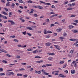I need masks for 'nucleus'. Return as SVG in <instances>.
<instances>
[{"instance_id": "nucleus-15", "label": "nucleus", "mask_w": 78, "mask_h": 78, "mask_svg": "<svg viewBox=\"0 0 78 78\" xmlns=\"http://www.w3.org/2000/svg\"><path fill=\"white\" fill-rule=\"evenodd\" d=\"M58 16V14L53 15L52 16L50 17V18H52V17H55V16Z\"/></svg>"}, {"instance_id": "nucleus-56", "label": "nucleus", "mask_w": 78, "mask_h": 78, "mask_svg": "<svg viewBox=\"0 0 78 78\" xmlns=\"http://www.w3.org/2000/svg\"><path fill=\"white\" fill-rule=\"evenodd\" d=\"M63 36H67V34H66V33H64L63 34Z\"/></svg>"}, {"instance_id": "nucleus-3", "label": "nucleus", "mask_w": 78, "mask_h": 78, "mask_svg": "<svg viewBox=\"0 0 78 78\" xmlns=\"http://www.w3.org/2000/svg\"><path fill=\"white\" fill-rule=\"evenodd\" d=\"M8 22H10L11 25H15V23L13 21L8 20Z\"/></svg>"}, {"instance_id": "nucleus-55", "label": "nucleus", "mask_w": 78, "mask_h": 78, "mask_svg": "<svg viewBox=\"0 0 78 78\" xmlns=\"http://www.w3.org/2000/svg\"><path fill=\"white\" fill-rule=\"evenodd\" d=\"M73 51H74L73 50H71V51H70V53L72 54V53H73Z\"/></svg>"}, {"instance_id": "nucleus-27", "label": "nucleus", "mask_w": 78, "mask_h": 78, "mask_svg": "<svg viewBox=\"0 0 78 78\" xmlns=\"http://www.w3.org/2000/svg\"><path fill=\"white\" fill-rule=\"evenodd\" d=\"M0 75L1 76H2L3 75H5V74L4 73H0Z\"/></svg>"}, {"instance_id": "nucleus-59", "label": "nucleus", "mask_w": 78, "mask_h": 78, "mask_svg": "<svg viewBox=\"0 0 78 78\" xmlns=\"http://www.w3.org/2000/svg\"><path fill=\"white\" fill-rule=\"evenodd\" d=\"M3 50H4V49H0V51H3Z\"/></svg>"}, {"instance_id": "nucleus-45", "label": "nucleus", "mask_w": 78, "mask_h": 78, "mask_svg": "<svg viewBox=\"0 0 78 78\" xmlns=\"http://www.w3.org/2000/svg\"><path fill=\"white\" fill-rule=\"evenodd\" d=\"M3 17L4 19H7V17L5 16H3Z\"/></svg>"}, {"instance_id": "nucleus-1", "label": "nucleus", "mask_w": 78, "mask_h": 78, "mask_svg": "<svg viewBox=\"0 0 78 78\" xmlns=\"http://www.w3.org/2000/svg\"><path fill=\"white\" fill-rule=\"evenodd\" d=\"M54 47L56 48L58 50H61V47L58 45H54Z\"/></svg>"}, {"instance_id": "nucleus-21", "label": "nucleus", "mask_w": 78, "mask_h": 78, "mask_svg": "<svg viewBox=\"0 0 78 78\" xmlns=\"http://www.w3.org/2000/svg\"><path fill=\"white\" fill-rule=\"evenodd\" d=\"M61 29H58L56 30V31H57V32H60V31H61Z\"/></svg>"}, {"instance_id": "nucleus-31", "label": "nucleus", "mask_w": 78, "mask_h": 78, "mask_svg": "<svg viewBox=\"0 0 78 78\" xmlns=\"http://www.w3.org/2000/svg\"><path fill=\"white\" fill-rule=\"evenodd\" d=\"M44 62V61L43 60H40L37 62L38 63H41V62Z\"/></svg>"}, {"instance_id": "nucleus-60", "label": "nucleus", "mask_w": 78, "mask_h": 78, "mask_svg": "<svg viewBox=\"0 0 78 78\" xmlns=\"http://www.w3.org/2000/svg\"><path fill=\"white\" fill-rule=\"evenodd\" d=\"M75 2L72 3V6H75Z\"/></svg>"}, {"instance_id": "nucleus-50", "label": "nucleus", "mask_w": 78, "mask_h": 78, "mask_svg": "<svg viewBox=\"0 0 78 78\" xmlns=\"http://www.w3.org/2000/svg\"><path fill=\"white\" fill-rule=\"evenodd\" d=\"M27 51H32L33 50L32 49L29 48V49H27Z\"/></svg>"}, {"instance_id": "nucleus-39", "label": "nucleus", "mask_w": 78, "mask_h": 78, "mask_svg": "<svg viewBox=\"0 0 78 78\" xmlns=\"http://www.w3.org/2000/svg\"><path fill=\"white\" fill-rule=\"evenodd\" d=\"M13 41H14L15 42H19V40L17 39H14Z\"/></svg>"}, {"instance_id": "nucleus-35", "label": "nucleus", "mask_w": 78, "mask_h": 78, "mask_svg": "<svg viewBox=\"0 0 78 78\" xmlns=\"http://www.w3.org/2000/svg\"><path fill=\"white\" fill-rule=\"evenodd\" d=\"M53 59V58L52 57H50L48 58V60H51L52 59Z\"/></svg>"}, {"instance_id": "nucleus-40", "label": "nucleus", "mask_w": 78, "mask_h": 78, "mask_svg": "<svg viewBox=\"0 0 78 78\" xmlns=\"http://www.w3.org/2000/svg\"><path fill=\"white\" fill-rule=\"evenodd\" d=\"M19 70L20 71H22V70H25V69L23 68H21L19 69Z\"/></svg>"}, {"instance_id": "nucleus-58", "label": "nucleus", "mask_w": 78, "mask_h": 78, "mask_svg": "<svg viewBox=\"0 0 78 78\" xmlns=\"http://www.w3.org/2000/svg\"><path fill=\"white\" fill-rule=\"evenodd\" d=\"M22 64L23 66H25L26 64V63H22Z\"/></svg>"}, {"instance_id": "nucleus-16", "label": "nucleus", "mask_w": 78, "mask_h": 78, "mask_svg": "<svg viewBox=\"0 0 78 78\" xmlns=\"http://www.w3.org/2000/svg\"><path fill=\"white\" fill-rule=\"evenodd\" d=\"M75 41H76V43H75L74 44V45H76V44H78V39H76Z\"/></svg>"}, {"instance_id": "nucleus-23", "label": "nucleus", "mask_w": 78, "mask_h": 78, "mask_svg": "<svg viewBox=\"0 0 78 78\" xmlns=\"http://www.w3.org/2000/svg\"><path fill=\"white\" fill-rule=\"evenodd\" d=\"M2 62L3 63H5V64H6V63H8V62L7 61H5V60H2Z\"/></svg>"}, {"instance_id": "nucleus-11", "label": "nucleus", "mask_w": 78, "mask_h": 78, "mask_svg": "<svg viewBox=\"0 0 78 78\" xmlns=\"http://www.w3.org/2000/svg\"><path fill=\"white\" fill-rule=\"evenodd\" d=\"M37 8L39 9H43V7H42V6H41V5H38L37 6Z\"/></svg>"}, {"instance_id": "nucleus-19", "label": "nucleus", "mask_w": 78, "mask_h": 78, "mask_svg": "<svg viewBox=\"0 0 78 78\" xmlns=\"http://www.w3.org/2000/svg\"><path fill=\"white\" fill-rule=\"evenodd\" d=\"M34 11V10L32 9L31 10V11L30 12H28L29 14H32V13H33V12Z\"/></svg>"}, {"instance_id": "nucleus-34", "label": "nucleus", "mask_w": 78, "mask_h": 78, "mask_svg": "<svg viewBox=\"0 0 78 78\" xmlns=\"http://www.w3.org/2000/svg\"><path fill=\"white\" fill-rule=\"evenodd\" d=\"M67 10H71L72 9H73L72 8L69 7V8H67Z\"/></svg>"}, {"instance_id": "nucleus-53", "label": "nucleus", "mask_w": 78, "mask_h": 78, "mask_svg": "<svg viewBox=\"0 0 78 78\" xmlns=\"http://www.w3.org/2000/svg\"><path fill=\"white\" fill-rule=\"evenodd\" d=\"M44 75H49V73H46V72H45V73H44Z\"/></svg>"}, {"instance_id": "nucleus-30", "label": "nucleus", "mask_w": 78, "mask_h": 78, "mask_svg": "<svg viewBox=\"0 0 78 78\" xmlns=\"http://www.w3.org/2000/svg\"><path fill=\"white\" fill-rule=\"evenodd\" d=\"M64 63V61H61L60 62V64H62L63 63Z\"/></svg>"}, {"instance_id": "nucleus-5", "label": "nucleus", "mask_w": 78, "mask_h": 78, "mask_svg": "<svg viewBox=\"0 0 78 78\" xmlns=\"http://www.w3.org/2000/svg\"><path fill=\"white\" fill-rule=\"evenodd\" d=\"M59 77H62L63 78H66V76H64V75L62 74H60L59 75Z\"/></svg>"}, {"instance_id": "nucleus-2", "label": "nucleus", "mask_w": 78, "mask_h": 78, "mask_svg": "<svg viewBox=\"0 0 78 78\" xmlns=\"http://www.w3.org/2000/svg\"><path fill=\"white\" fill-rule=\"evenodd\" d=\"M72 64H73L74 66L75 67H77V64L75 63V61H73V62H72Z\"/></svg>"}, {"instance_id": "nucleus-48", "label": "nucleus", "mask_w": 78, "mask_h": 78, "mask_svg": "<svg viewBox=\"0 0 78 78\" xmlns=\"http://www.w3.org/2000/svg\"><path fill=\"white\" fill-rule=\"evenodd\" d=\"M17 46L19 47H22V45L21 44H18Z\"/></svg>"}, {"instance_id": "nucleus-17", "label": "nucleus", "mask_w": 78, "mask_h": 78, "mask_svg": "<svg viewBox=\"0 0 78 78\" xmlns=\"http://www.w3.org/2000/svg\"><path fill=\"white\" fill-rule=\"evenodd\" d=\"M37 52H38V51H37V50H36L35 51H32V53H37Z\"/></svg>"}, {"instance_id": "nucleus-57", "label": "nucleus", "mask_w": 78, "mask_h": 78, "mask_svg": "<svg viewBox=\"0 0 78 78\" xmlns=\"http://www.w3.org/2000/svg\"><path fill=\"white\" fill-rule=\"evenodd\" d=\"M22 33L24 35H25L26 34V31H25V32H23Z\"/></svg>"}, {"instance_id": "nucleus-51", "label": "nucleus", "mask_w": 78, "mask_h": 78, "mask_svg": "<svg viewBox=\"0 0 78 78\" xmlns=\"http://www.w3.org/2000/svg\"><path fill=\"white\" fill-rule=\"evenodd\" d=\"M23 76H24V78H26V77H27V75H23Z\"/></svg>"}, {"instance_id": "nucleus-37", "label": "nucleus", "mask_w": 78, "mask_h": 78, "mask_svg": "<svg viewBox=\"0 0 78 78\" xmlns=\"http://www.w3.org/2000/svg\"><path fill=\"white\" fill-rule=\"evenodd\" d=\"M6 56H8V57H11V56H12L10 55L6 54Z\"/></svg>"}, {"instance_id": "nucleus-18", "label": "nucleus", "mask_w": 78, "mask_h": 78, "mask_svg": "<svg viewBox=\"0 0 78 78\" xmlns=\"http://www.w3.org/2000/svg\"><path fill=\"white\" fill-rule=\"evenodd\" d=\"M69 3L68 1L66 2V1L65 0L64 1V5H67V3Z\"/></svg>"}, {"instance_id": "nucleus-9", "label": "nucleus", "mask_w": 78, "mask_h": 78, "mask_svg": "<svg viewBox=\"0 0 78 78\" xmlns=\"http://www.w3.org/2000/svg\"><path fill=\"white\" fill-rule=\"evenodd\" d=\"M69 29H72V28H73L74 27V26L72 25H70L69 26Z\"/></svg>"}, {"instance_id": "nucleus-32", "label": "nucleus", "mask_w": 78, "mask_h": 78, "mask_svg": "<svg viewBox=\"0 0 78 78\" xmlns=\"http://www.w3.org/2000/svg\"><path fill=\"white\" fill-rule=\"evenodd\" d=\"M27 35H28V36H32V34L28 33H27Z\"/></svg>"}, {"instance_id": "nucleus-28", "label": "nucleus", "mask_w": 78, "mask_h": 78, "mask_svg": "<svg viewBox=\"0 0 78 78\" xmlns=\"http://www.w3.org/2000/svg\"><path fill=\"white\" fill-rule=\"evenodd\" d=\"M18 1L19 3H23V2L22 0H18Z\"/></svg>"}, {"instance_id": "nucleus-12", "label": "nucleus", "mask_w": 78, "mask_h": 78, "mask_svg": "<svg viewBox=\"0 0 78 78\" xmlns=\"http://www.w3.org/2000/svg\"><path fill=\"white\" fill-rule=\"evenodd\" d=\"M59 71H54L52 72V74H53L54 73H59Z\"/></svg>"}, {"instance_id": "nucleus-4", "label": "nucleus", "mask_w": 78, "mask_h": 78, "mask_svg": "<svg viewBox=\"0 0 78 78\" xmlns=\"http://www.w3.org/2000/svg\"><path fill=\"white\" fill-rule=\"evenodd\" d=\"M41 3H43L44 4H45V5H51V4L49 3H46L44 2H43L42 1H40Z\"/></svg>"}, {"instance_id": "nucleus-41", "label": "nucleus", "mask_w": 78, "mask_h": 78, "mask_svg": "<svg viewBox=\"0 0 78 78\" xmlns=\"http://www.w3.org/2000/svg\"><path fill=\"white\" fill-rule=\"evenodd\" d=\"M47 33H52V32H51L50 30H48L47 31Z\"/></svg>"}, {"instance_id": "nucleus-42", "label": "nucleus", "mask_w": 78, "mask_h": 78, "mask_svg": "<svg viewBox=\"0 0 78 78\" xmlns=\"http://www.w3.org/2000/svg\"><path fill=\"white\" fill-rule=\"evenodd\" d=\"M55 26V24H51V27H54Z\"/></svg>"}, {"instance_id": "nucleus-52", "label": "nucleus", "mask_w": 78, "mask_h": 78, "mask_svg": "<svg viewBox=\"0 0 78 78\" xmlns=\"http://www.w3.org/2000/svg\"><path fill=\"white\" fill-rule=\"evenodd\" d=\"M3 71V69L2 68H0V72H2Z\"/></svg>"}, {"instance_id": "nucleus-36", "label": "nucleus", "mask_w": 78, "mask_h": 78, "mask_svg": "<svg viewBox=\"0 0 78 78\" xmlns=\"http://www.w3.org/2000/svg\"><path fill=\"white\" fill-rule=\"evenodd\" d=\"M35 58H38V59L39 58H41V57H39V56H36L35 57Z\"/></svg>"}, {"instance_id": "nucleus-43", "label": "nucleus", "mask_w": 78, "mask_h": 78, "mask_svg": "<svg viewBox=\"0 0 78 78\" xmlns=\"http://www.w3.org/2000/svg\"><path fill=\"white\" fill-rule=\"evenodd\" d=\"M12 12H10L9 13V16L12 15Z\"/></svg>"}, {"instance_id": "nucleus-29", "label": "nucleus", "mask_w": 78, "mask_h": 78, "mask_svg": "<svg viewBox=\"0 0 78 78\" xmlns=\"http://www.w3.org/2000/svg\"><path fill=\"white\" fill-rule=\"evenodd\" d=\"M27 3H33V1H32L29 0L27 2Z\"/></svg>"}, {"instance_id": "nucleus-33", "label": "nucleus", "mask_w": 78, "mask_h": 78, "mask_svg": "<svg viewBox=\"0 0 78 78\" xmlns=\"http://www.w3.org/2000/svg\"><path fill=\"white\" fill-rule=\"evenodd\" d=\"M41 71H42V72L43 73H44V74L45 73V70L44 69H42L41 70Z\"/></svg>"}, {"instance_id": "nucleus-20", "label": "nucleus", "mask_w": 78, "mask_h": 78, "mask_svg": "<svg viewBox=\"0 0 78 78\" xmlns=\"http://www.w3.org/2000/svg\"><path fill=\"white\" fill-rule=\"evenodd\" d=\"M71 73H72V74H74L75 73V70H72L71 71Z\"/></svg>"}, {"instance_id": "nucleus-38", "label": "nucleus", "mask_w": 78, "mask_h": 78, "mask_svg": "<svg viewBox=\"0 0 78 78\" xmlns=\"http://www.w3.org/2000/svg\"><path fill=\"white\" fill-rule=\"evenodd\" d=\"M1 2L2 3H3L5 4V1L4 0H1Z\"/></svg>"}, {"instance_id": "nucleus-61", "label": "nucleus", "mask_w": 78, "mask_h": 78, "mask_svg": "<svg viewBox=\"0 0 78 78\" xmlns=\"http://www.w3.org/2000/svg\"><path fill=\"white\" fill-rule=\"evenodd\" d=\"M33 68H32L30 69V71L31 72V71H33Z\"/></svg>"}, {"instance_id": "nucleus-47", "label": "nucleus", "mask_w": 78, "mask_h": 78, "mask_svg": "<svg viewBox=\"0 0 78 78\" xmlns=\"http://www.w3.org/2000/svg\"><path fill=\"white\" fill-rule=\"evenodd\" d=\"M72 24H73V25H75L76 26H77V24L76 23H73Z\"/></svg>"}, {"instance_id": "nucleus-25", "label": "nucleus", "mask_w": 78, "mask_h": 78, "mask_svg": "<svg viewBox=\"0 0 78 78\" xmlns=\"http://www.w3.org/2000/svg\"><path fill=\"white\" fill-rule=\"evenodd\" d=\"M52 66V65L51 64H46V66H47V67H49V66Z\"/></svg>"}, {"instance_id": "nucleus-46", "label": "nucleus", "mask_w": 78, "mask_h": 78, "mask_svg": "<svg viewBox=\"0 0 78 78\" xmlns=\"http://www.w3.org/2000/svg\"><path fill=\"white\" fill-rule=\"evenodd\" d=\"M59 38L60 39H64V37H60Z\"/></svg>"}, {"instance_id": "nucleus-49", "label": "nucleus", "mask_w": 78, "mask_h": 78, "mask_svg": "<svg viewBox=\"0 0 78 78\" xmlns=\"http://www.w3.org/2000/svg\"><path fill=\"white\" fill-rule=\"evenodd\" d=\"M66 66H67V64H65L64 66H63V68H62V69L65 68V67H66Z\"/></svg>"}, {"instance_id": "nucleus-14", "label": "nucleus", "mask_w": 78, "mask_h": 78, "mask_svg": "<svg viewBox=\"0 0 78 78\" xmlns=\"http://www.w3.org/2000/svg\"><path fill=\"white\" fill-rule=\"evenodd\" d=\"M6 75L7 76H10L11 75V73L10 72L6 73Z\"/></svg>"}, {"instance_id": "nucleus-63", "label": "nucleus", "mask_w": 78, "mask_h": 78, "mask_svg": "<svg viewBox=\"0 0 78 78\" xmlns=\"http://www.w3.org/2000/svg\"><path fill=\"white\" fill-rule=\"evenodd\" d=\"M20 8H21V9H23V7L22 6H19Z\"/></svg>"}, {"instance_id": "nucleus-6", "label": "nucleus", "mask_w": 78, "mask_h": 78, "mask_svg": "<svg viewBox=\"0 0 78 78\" xmlns=\"http://www.w3.org/2000/svg\"><path fill=\"white\" fill-rule=\"evenodd\" d=\"M14 6H15V4H14V3H12L11 7L12 8H14Z\"/></svg>"}, {"instance_id": "nucleus-24", "label": "nucleus", "mask_w": 78, "mask_h": 78, "mask_svg": "<svg viewBox=\"0 0 78 78\" xmlns=\"http://www.w3.org/2000/svg\"><path fill=\"white\" fill-rule=\"evenodd\" d=\"M44 34H47V30H44Z\"/></svg>"}, {"instance_id": "nucleus-26", "label": "nucleus", "mask_w": 78, "mask_h": 78, "mask_svg": "<svg viewBox=\"0 0 78 78\" xmlns=\"http://www.w3.org/2000/svg\"><path fill=\"white\" fill-rule=\"evenodd\" d=\"M46 45L47 46H50V45L51 43H46Z\"/></svg>"}, {"instance_id": "nucleus-7", "label": "nucleus", "mask_w": 78, "mask_h": 78, "mask_svg": "<svg viewBox=\"0 0 78 78\" xmlns=\"http://www.w3.org/2000/svg\"><path fill=\"white\" fill-rule=\"evenodd\" d=\"M27 29L28 30H33V28L31 27H26Z\"/></svg>"}, {"instance_id": "nucleus-64", "label": "nucleus", "mask_w": 78, "mask_h": 78, "mask_svg": "<svg viewBox=\"0 0 78 78\" xmlns=\"http://www.w3.org/2000/svg\"><path fill=\"white\" fill-rule=\"evenodd\" d=\"M34 17H37V14H35L34 15Z\"/></svg>"}, {"instance_id": "nucleus-10", "label": "nucleus", "mask_w": 78, "mask_h": 78, "mask_svg": "<svg viewBox=\"0 0 78 78\" xmlns=\"http://www.w3.org/2000/svg\"><path fill=\"white\" fill-rule=\"evenodd\" d=\"M2 14H4V15H8V14L7 13H6V12H4V11H3V12H2Z\"/></svg>"}, {"instance_id": "nucleus-22", "label": "nucleus", "mask_w": 78, "mask_h": 78, "mask_svg": "<svg viewBox=\"0 0 78 78\" xmlns=\"http://www.w3.org/2000/svg\"><path fill=\"white\" fill-rule=\"evenodd\" d=\"M69 41H76V39H70L69 40Z\"/></svg>"}, {"instance_id": "nucleus-54", "label": "nucleus", "mask_w": 78, "mask_h": 78, "mask_svg": "<svg viewBox=\"0 0 78 78\" xmlns=\"http://www.w3.org/2000/svg\"><path fill=\"white\" fill-rule=\"evenodd\" d=\"M10 75H15V74L13 72H10Z\"/></svg>"}, {"instance_id": "nucleus-44", "label": "nucleus", "mask_w": 78, "mask_h": 78, "mask_svg": "<svg viewBox=\"0 0 78 78\" xmlns=\"http://www.w3.org/2000/svg\"><path fill=\"white\" fill-rule=\"evenodd\" d=\"M76 16V15H71L70 16L71 17H75Z\"/></svg>"}, {"instance_id": "nucleus-8", "label": "nucleus", "mask_w": 78, "mask_h": 78, "mask_svg": "<svg viewBox=\"0 0 78 78\" xmlns=\"http://www.w3.org/2000/svg\"><path fill=\"white\" fill-rule=\"evenodd\" d=\"M72 31L73 32H74V33H78V30H72Z\"/></svg>"}, {"instance_id": "nucleus-13", "label": "nucleus", "mask_w": 78, "mask_h": 78, "mask_svg": "<svg viewBox=\"0 0 78 78\" xmlns=\"http://www.w3.org/2000/svg\"><path fill=\"white\" fill-rule=\"evenodd\" d=\"M10 2H8L6 4V5L7 6H10Z\"/></svg>"}, {"instance_id": "nucleus-62", "label": "nucleus", "mask_w": 78, "mask_h": 78, "mask_svg": "<svg viewBox=\"0 0 78 78\" xmlns=\"http://www.w3.org/2000/svg\"><path fill=\"white\" fill-rule=\"evenodd\" d=\"M42 67H47V66H46L45 65H44L42 66Z\"/></svg>"}]
</instances>
